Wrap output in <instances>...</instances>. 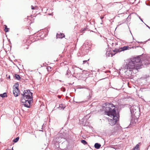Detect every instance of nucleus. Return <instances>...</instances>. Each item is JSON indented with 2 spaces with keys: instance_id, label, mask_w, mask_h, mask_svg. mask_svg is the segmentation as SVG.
Here are the masks:
<instances>
[{
  "instance_id": "dca6fc26",
  "label": "nucleus",
  "mask_w": 150,
  "mask_h": 150,
  "mask_svg": "<svg viewBox=\"0 0 150 150\" xmlns=\"http://www.w3.org/2000/svg\"><path fill=\"white\" fill-rule=\"evenodd\" d=\"M139 147V145L138 144H137L135 147L133 149V150H135L138 149Z\"/></svg>"
},
{
  "instance_id": "0eeeda50",
  "label": "nucleus",
  "mask_w": 150,
  "mask_h": 150,
  "mask_svg": "<svg viewBox=\"0 0 150 150\" xmlns=\"http://www.w3.org/2000/svg\"><path fill=\"white\" fill-rule=\"evenodd\" d=\"M115 54H113L112 53L111 51H108L106 52V55L108 57H112L113 55H115Z\"/></svg>"
},
{
  "instance_id": "a211bd4d",
  "label": "nucleus",
  "mask_w": 150,
  "mask_h": 150,
  "mask_svg": "<svg viewBox=\"0 0 150 150\" xmlns=\"http://www.w3.org/2000/svg\"><path fill=\"white\" fill-rule=\"evenodd\" d=\"M9 28H7V26L6 25H5V31L6 32H8L9 31Z\"/></svg>"
},
{
  "instance_id": "6ab92c4d",
  "label": "nucleus",
  "mask_w": 150,
  "mask_h": 150,
  "mask_svg": "<svg viewBox=\"0 0 150 150\" xmlns=\"http://www.w3.org/2000/svg\"><path fill=\"white\" fill-rule=\"evenodd\" d=\"M59 107L61 108H62L64 109L65 108L63 106L62 104H61L59 105Z\"/></svg>"
},
{
  "instance_id": "f03ea898",
  "label": "nucleus",
  "mask_w": 150,
  "mask_h": 150,
  "mask_svg": "<svg viewBox=\"0 0 150 150\" xmlns=\"http://www.w3.org/2000/svg\"><path fill=\"white\" fill-rule=\"evenodd\" d=\"M125 69H127L126 71H129V74H132L133 70H138L142 68V62L139 57L131 58L126 60L125 61Z\"/></svg>"
},
{
  "instance_id": "393cba45",
  "label": "nucleus",
  "mask_w": 150,
  "mask_h": 150,
  "mask_svg": "<svg viewBox=\"0 0 150 150\" xmlns=\"http://www.w3.org/2000/svg\"><path fill=\"white\" fill-rule=\"evenodd\" d=\"M61 97V96H59V95L58 96V97L59 98H60Z\"/></svg>"
},
{
  "instance_id": "9b49d317",
  "label": "nucleus",
  "mask_w": 150,
  "mask_h": 150,
  "mask_svg": "<svg viewBox=\"0 0 150 150\" xmlns=\"http://www.w3.org/2000/svg\"><path fill=\"white\" fill-rule=\"evenodd\" d=\"M113 52H115L114 54H115L117 52H121V50H120V48L118 49V48H116L114 50H113Z\"/></svg>"
},
{
  "instance_id": "7ed1b4c3",
  "label": "nucleus",
  "mask_w": 150,
  "mask_h": 150,
  "mask_svg": "<svg viewBox=\"0 0 150 150\" xmlns=\"http://www.w3.org/2000/svg\"><path fill=\"white\" fill-rule=\"evenodd\" d=\"M32 93L30 90H25L21 93L22 96L21 101L24 106L28 108H30L31 103H33Z\"/></svg>"
},
{
  "instance_id": "c85d7f7f",
  "label": "nucleus",
  "mask_w": 150,
  "mask_h": 150,
  "mask_svg": "<svg viewBox=\"0 0 150 150\" xmlns=\"http://www.w3.org/2000/svg\"><path fill=\"white\" fill-rule=\"evenodd\" d=\"M49 68H51V67H48L47 69H49Z\"/></svg>"
},
{
  "instance_id": "20e7f679",
  "label": "nucleus",
  "mask_w": 150,
  "mask_h": 150,
  "mask_svg": "<svg viewBox=\"0 0 150 150\" xmlns=\"http://www.w3.org/2000/svg\"><path fill=\"white\" fill-rule=\"evenodd\" d=\"M130 109L132 115L136 117H137L139 116L140 109L137 106H132L131 107Z\"/></svg>"
},
{
  "instance_id": "2eb2a0df",
  "label": "nucleus",
  "mask_w": 150,
  "mask_h": 150,
  "mask_svg": "<svg viewBox=\"0 0 150 150\" xmlns=\"http://www.w3.org/2000/svg\"><path fill=\"white\" fill-rule=\"evenodd\" d=\"M70 73H71L70 71L69 70V69H68L67 71V72L66 74V75H68V77H69V75H70Z\"/></svg>"
},
{
  "instance_id": "4be33fe9",
  "label": "nucleus",
  "mask_w": 150,
  "mask_h": 150,
  "mask_svg": "<svg viewBox=\"0 0 150 150\" xmlns=\"http://www.w3.org/2000/svg\"><path fill=\"white\" fill-rule=\"evenodd\" d=\"M35 7H34V6H31V9H35Z\"/></svg>"
},
{
  "instance_id": "6e6552de",
  "label": "nucleus",
  "mask_w": 150,
  "mask_h": 150,
  "mask_svg": "<svg viewBox=\"0 0 150 150\" xmlns=\"http://www.w3.org/2000/svg\"><path fill=\"white\" fill-rule=\"evenodd\" d=\"M129 47L128 46H124L123 47H121L120 48V50H121V52L123 51L129 49Z\"/></svg>"
},
{
  "instance_id": "412c9836",
  "label": "nucleus",
  "mask_w": 150,
  "mask_h": 150,
  "mask_svg": "<svg viewBox=\"0 0 150 150\" xmlns=\"http://www.w3.org/2000/svg\"><path fill=\"white\" fill-rule=\"evenodd\" d=\"M86 30V29L85 28H84V29H81V30L80 31H81V33H82L85 30Z\"/></svg>"
},
{
  "instance_id": "bb28decb",
  "label": "nucleus",
  "mask_w": 150,
  "mask_h": 150,
  "mask_svg": "<svg viewBox=\"0 0 150 150\" xmlns=\"http://www.w3.org/2000/svg\"><path fill=\"white\" fill-rule=\"evenodd\" d=\"M103 18V17H100V18L102 19Z\"/></svg>"
},
{
  "instance_id": "7c9ffc66",
  "label": "nucleus",
  "mask_w": 150,
  "mask_h": 150,
  "mask_svg": "<svg viewBox=\"0 0 150 150\" xmlns=\"http://www.w3.org/2000/svg\"><path fill=\"white\" fill-rule=\"evenodd\" d=\"M150 40V38L149 39H148V41H149V40Z\"/></svg>"
},
{
  "instance_id": "f257e3e1",
  "label": "nucleus",
  "mask_w": 150,
  "mask_h": 150,
  "mask_svg": "<svg viewBox=\"0 0 150 150\" xmlns=\"http://www.w3.org/2000/svg\"><path fill=\"white\" fill-rule=\"evenodd\" d=\"M103 109L105 114L112 117V119H109V124L112 126L114 125L119 119V115L116 114L115 106L112 104L108 103L103 106Z\"/></svg>"
},
{
  "instance_id": "c756f323",
  "label": "nucleus",
  "mask_w": 150,
  "mask_h": 150,
  "mask_svg": "<svg viewBox=\"0 0 150 150\" xmlns=\"http://www.w3.org/2000/svg\"><path fill=\"white\" fill-rule=\"evenodd\" d=\"M8 78H10V76H8Z\"/></svg>"
},
{
  "instance_id": "ddd939ff",
  "label": "nucleus",
  "mask_w": 150,
  "mask_h": 150,
  "mask_svg": "<svg viewBox=\"0 0 150 150\" xmlns=\"http://www.w3.org/2000/svg\"><path fill=\"white\" fill-rule=\"evenodd\" d=\"M15 76L16 78V79L18 80H19L21 78L19 75L18 74H15Z\"/></svg>"
},
{
  "instance_id": "f8f14e48",
  "label": "nucleus",
  "mask_w": 150,
  "mask_h": 150,
  "mask_svg": "<svg viewBox=\"0 0 150 150\" xmlns=\"http://www.w3.org/2000/svg\"><path fill=\"white\" fill-rule=\"evenodd\" d=\"M0 96L2 98H4L7 97V94L6 93H4L3 94H0Z\"/></svg>"
},
{
  "instance_id": "a878e982",
  "label": "nucleus",
  "mask_w": 150,
  "mask_h": 150,
  "mask_svg": "<svg viewBox=\"0 0 150 150\" xmlns=\"http://www.w3.org/2000/svg\"><path fill=\"white\" fill-rule=\"evenodd\" d=\"M62 91L63 92H64L65 91V89H64L63 90H62Z\"/></svg>"
},
{
  "instance_id": "f3484780",
  "label": "nucleus",
  "mask_w": 150,
  "mask_h": 150,
  "mask_svg": "<svg viewBox=\"0 0 150 150\" xmlns=\"http://www.w3.org/2000/svg\"><path fill=\"white\" fill-rule=\"evenodd\" d=\"M19 138V137H16V139H14L13 140V141L14 142H16L18 141Z\"/></svg>"
},
{
  "instance_id": "1a4fd4ad",
  "label": "nucleus",
  "mask_w": 150,
  "mask_h": 150,
  "mask_svg": "<svg viewBox=\"0 0 150 150\" xmlns=\"http://www.w3.org/2000/svg\"><path fill=\"white\" fill-rule=\"evenodd\" d=\"M56 36L57 38H62L64 37V35L63 33H60L59 34H57Z\"/></svg>"
},
{
  "instance_id": "b1692460",
  "label": "nucleus",
  "mask_w": 150,
  "mask_h": 150,
  "mask_svg": "<svg viewBox=\"0 0 150 150\" xmlns=\"http://www.w3.org/2000/svg\"><path fill=\"white\" fill-rule=\"evenodd\" d=\"M139 18L140 19V20H141V21H142V22H143V20H142V19H141V18H140V16H139Z\"/></svg>"
},
{
  "instance_id": "aec40b11",
  "label": "nucleus",
  "mask_w": 150,
  "mask_h": 150,
  "mask_svg": "<svg viewBox=\"0 0 150 150\" xmlns=\"http://www.w3.org/2000/svg\"><path fill=\"white\" fill-rule=\"evenodd\" d=\"M89 60V59H88L87 60H84L83 61V64H84L86 63V62H87V61H88Z\"/></svg>"
},
{
  "instance_id": "4468645a",
  "label": "nucleus",
  "mask_w": 150,
  "mask_h": 150,
  "mask_svg": "<svg viewBox=\"0 0 150 150\" xmlns=\"http://www.w3.org/2000/svg\"><path fill=\"white\" fill-rule=\"evenodd\" d=\"M81 142L85 145H86L87 144V142L86 141H85V140H81Z\"/></svg>"
},
{
  "instance_id": "39448f33",
  "label": "nucleus",
  "mask_w": 150,
  "mask_h": 150,
  "mask_svg": "<svg viewBox=\"0 0 150 150\" xmlns=\"http://www.w3.org/2000/svg\"><path fill=\"white\" fill-rule=\"evenodd\" d=\"M142 62V67L144 64L145 65H147L150 64V57L148 55L144 56L143 59H142V56H138Z\"/></svg>"
},
{
  "instance_id": "cd10ccee",
  "label": "nucleus",
  "mask_w": 150,
  "mask_h": 150,
  "mask_svg": "<svg viewBox=\"0 0 150 150\" xmlns=\"http://www.w3.org/2000/svg\"><path fill=\"white\" fill-rule=\"evenodd\" d=\"M61 134L60 133V134H59V135H61Z\"/></svg>"
},
{
  "instance_id": "423d86ee",
  "label": "nucleus",
  "mask_w": 150,
  "mask_h": 150,
  "mask_svg": "<svg viewBox=\"0 0 150 150\" xmlns=\"http://www.w3.org/2000/svg\"><path fill=\"white\" fill-rule=\"evenodd\" d=\"M18 84H16V86L14 87V86L13 87V93L15 97L18 96L19 94V91L18 88Z\"/></svg>"
},
{
  "instance_id": "5701e85b",
  "label": "nucleus",
  "mask_w": 150,
  "mask_h": 150,
  "mask_svg": "<svg viewBox=\"0 0 150 150\" xmlns=\"http://www.w3.org/2000/svg\"><path fill=\"white\" fill-rule=\"evenodd\" d=\"M144 24L146 25V26L149 28L150 29V27H149V26H148L145 23H144Z\"/></svg>"
},
{
  "instance_id": "9d476101",
  "label": "nucleus",
  "mask_w": 150,
  "mask_h": 150,
  "mask_svg": "<svg viewBox=\"0 0 150 150\" xmlns=\"http://www.w3.org/2000/svg\"><path fill=\"white\" fill-rule=\"evenodd\" d=\"M101 146V145L98 143H96L94 145V147L97 149H99Z\"/></svg>"
}]
</instances>
